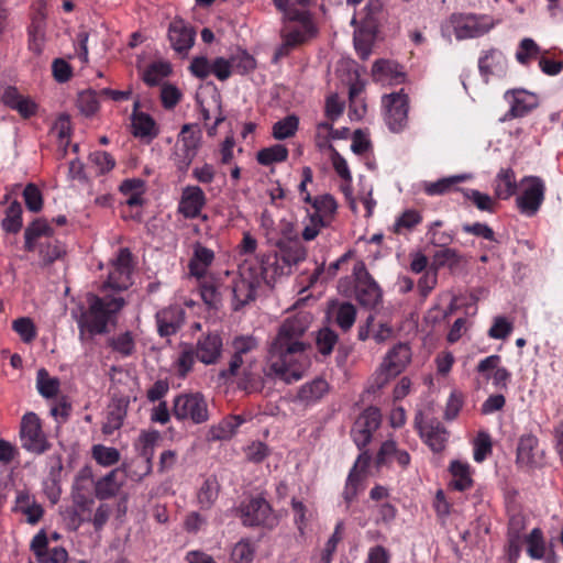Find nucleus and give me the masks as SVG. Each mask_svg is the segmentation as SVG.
Returning a JSON list of instances; mask_svg holds the SVG:
<instances>
[{"label":"nucleus","instance_id":"nucleus-1","mask_svg":"<svg viewBox=\"0 0 563 563\" xmlns=\"http://www.w3.org/2000/svg\"><path fill=\"white\" fill-rule=\"evenodd\" d=\"M311 323V316L298 312L286 318L272 340L268 351L265 375L285 384L300 380L310 367V344L305 334Z\"/></svg>","mask_w":563,"mask_h":563},{"label":"nucleus","instance_id":"nucleus-2","mask_svg":"<svg viewBox=\"0 0 563 563\" xmlns=\"http://www.w3.org/2000/svg\"><path fill=\"white\" fill-rule=\"evenodd\" d=\"M87 302L88 307L80 306L71 312L79 329L80 340H84L86 333L91 336L107 333L109 323L115 322L118 312L125 303L122 297H99L93 294L87 295Z\"/></svg>","mask_w":563,"mask_h":563},{"label":"nucleus","instance_id":"nucleus-3","mask_svg":"<svg viewBox=\"0 0 563 563\" xmlns=\"http://www.w3.org/2000/svg\"><path fill=\"white\" fill-rule=\"evenodd\" d=\"M277 246L278 252L273 261L262 267V278L268 285H273L278 277L291 274L292 268L307 256V250L299 241H284Z\"/></svg>","mask_w":563,"mask_h":563},{"label":"nucleus","instance_id":"nucleus-4","mask_svg":"<svg viewBox=\"0 0 563 563\" xmlns=\"http://www.w3.org/2000/svg\"><path fill=\"white\" fill-rule=\"evenodd\" d=\"M494 26L488 15L453 13L442 25V33L446 35L451 30L456 40H467L483 36Z\"/></svg>","mask_w":563,"mask_h":563},{"label":"nucleus","instance_id":"nucleus-5","mask_svg":"<svg viewBox=\"0 0 563 563\" xmlns=\"http://www.w3.org/2000/svg\"><path fill=\"white\" fill-rule=\"evenodd\" d=\"M201 142V132L191 124H184L170 154V161L181 174H186L195 159Z\"/></svg>","mask_w":563,"mask_h":563},{"label":"nucleus","instance_id":"nucleus-6","mask_svg":"<svg viewBox=\"0 0 563 563\" xmlns=\"http://www.w3.org/2000/svg\"><path fill=\"white\" fill-rule=\"evenodd\" d=\"M545 195L544 181L538 176H526L520 181V192L516 197V207L526 217L538 213Z\"/></svg>","mask_w":563,"mask_h":563},{"label":"nucleus","instance_id":"nucleus-7","mask_svg":"<svg viewBox=\"0 0 563 563\" xmlns=\"http://www.w3.org/2000/svg\"><path fill=\"white\" fill-rule=\"evenodd\" d=\"M173 415L179 420H189L200 424L209 419V410L206 398L200 393L181 394L175 397Z\"/></svg>","mask_w":563,"mask_h":563},{"label":"nucleus","instance_id":"nucleus-8","mask_svg":"<svg viewBox=\"0 0 563 563\" xmlns=\"http://www.w3.org/2000/svg\"><path fill=\"white\" fill-rule=\"evenodd\" d=\"M254 367L255 364L232 352L228 367L221 369L218 377L223 383H231L236 379L239 387L251 391L255 388L258 380V375L254 372Z\"/></svg>","mask_w":563,"mask_h":563},{"label":"nucleus","instance_id":"nucleus-9","mask_svg":"<svg viewBox=\"0 0 563 563\" xmlns=\"http://www.w3.org/2000/svg\"><path fill=\"white\" fill-rule=\"evenodd\" d=\"M384 120L394 133L401 132L408 123L409 99L402 90L383 97Z\"/></svg>","mask_w":563,"mask_h":563},{"label":"nucleus","instance_id":"nucleus-10","mask_svg":"<svg viewBox=\"0 0 563 563\" xmlns=\"http://www.w3.org/2000/svg\"><path fill=\"white\" fill-rule=\"evenodd\" d=\"M20 438L23 449L31 453L42 454L51 446L42 431L41 420L34 412H26L22 417Z\"/></svg>","mask_w":563,"mask_h":563},{"label":"nucleus","instance_id":"nucleus-11","mask_svg":"<svg viewBox=\"0 0 563 563\" xmlns=\"http://www.w3.org/2000/svg\"><path fill=\"white\" fill-rule=\"evenodd\" d=\"M410 361L411 349L407 343H398L393 346L384 357L377 373L378 387L384 386L390 378L399 375Z\"/></svg>","mask_w":563,"mask_h":563},{"label":"nucleus","instance_id":"nucleus-12","mask_svg":"<svg viewBox=\"0 0 563 563\" xmlns=\"http://www.w3.org/2000/svg\"><path fill=\"white\" fill-rule=\"evenodd\" d=\"M353 276L355 278V297L357 301L364 307H376L382 299V290L368 274L363 262H357L354 265Z\"/></svg>","mask_w":563,"mask_h":563},{"label":"nucleus","instance_id":"nucleus-13","mask_svg":"<svg viewBox=\"0 0 563 563\" xmlns=\"http://www.w3.org/2000/svg\"><path fill=\"white\" fill-rule=\"evenodd\" d=\"M111 268L106 282V286L115 289H128L132 284V253L129 249H120L117 256L111 261Z\"/></svg>","mask_w":563,"mask_h":563},{"label":"nucleus","instance_id":"nucleus-14","mask_svg":"<svg viewBox=\"0 0 563 563\" xmlns=\"http://www.w3.org/2000/svg\"><path fill=\"white\" fill-rule=\"evenodd\" d=\"M382 422V415L378 408L368 407L356 419L351 434L358 449L365 448L372 440L373 433Z\"/></svg>","mask_w":563,"mask_h":563},{"label":"nucleus","instance_id":"nucleus-15","mask_svg":"<svg viewBox=\"0 0 563 563\" xmlns=\"http://www.w3.org/2000/svg\"><path fill=\"white\" fill-rule=\"evenodd\" d=\"M415 428L433 452H441L445 448L448 432L441 422L437 420L424 422L423 413L418 411L415 416Z\"/></svg>","mask_w":563,"mask_h":563},{"label":"nucleus","instance_id":"nucleus-16","mask_svg":"<svg viewBox=\"0 0 563 563\" xmlns=\"http://www.w3.org/2000/svg\"><path fill=\"white\" fill-rule=\"evenodd\" d=\"M501 357L497 354L489 355L481 360L476 366L477 373L487 380H492L493 386L498 390H507L511 380V373L500 365Z\"/></svg>","mask_w":563,"mask_h":563},{"label":"nucleus","instance_id":"nucleus-17","mask_svg":"<svg viewBox=\"0 0 563 563\" xmlns=\"http://www.w3.org/2000/svg\"><path fill=\"white\" fill-rule=\"evenodd\" d=\"M505 100L509 104V110L499 119L500 122H506L515 118H522L538 104L537 97L525 89L506 91Z\"/></svg>","mask_w":563,"mask_h":563},{"label":"nucleus","instance_id":"nucleus-18","mask_svg":"<svg viewBox=\"0 0 563 563\" xmlns=\"http://www.w3.org/2000/svg\"><path fill=\"white\" fill-rule=\"evenodd\" d=\"M30 549L37 563H67L68 552L63 547L48 548V537L41 529L31 540Z\"/></svg>","mask_w":563,"mask_h":563},{"label":"nucleus","instance_id":"nucleus-19","mask_svg":"<svg viewBox=\"0 0 563 563\" xmlns=\"http://www.w3.org/2000/svg\"><path fill=\"white\" fill-rule=\"evenodd\" d=\"M194 351L197 360L205 365L217 364L223 352L221 335L216 331L201 334L194 346Z\"/></svg>","mask_w":563,"mask_h":563},{"label":"nucleus","instance_id":"nucleus-20","mask_svg":"<svg viewBox=\"0 0 563 563\" xmlns=\"http://www.w3.org/2000/svg\"><path fill=\"white\" fill-rule=\"evenodd\" d=\"M240 512L244 526H271L274 522L271 506L264 498H252L241 505Z\"/></svg>","mask_w":563,"mask_h":563},{"label":"nucleus","instance_id":"nucleus-21","mask_svg":"<svg viewBox=\"0 0 563 563\" xmlns=\"http://www.w3.org/2000/svg\"><path fill=\"white\" fill-rule=\"evenodd\" d=\"M203 190L196 185H188L183 188L177 211L185 219L198 218L206 205Z\"/></svg>","mask_w":563,"mask_h":563},{"label":"nucleus","instance_id":"nucleus-22","mask_svg":"<svg viewBox=\"0 0 563 563\" xmlns=\"http://www.w3.org/2000/svg\"><path fill=\"white\" fill-rule=\"evenodd\" d=\"M196 33L194 29L181 19H175L168 27V40L170 46L178 54H187L195 43Z\"/></svg>","mask_w":563,"mask_h":563},{"label":"nucleus","instance_id":"nucleus-23","mask_svg":"<svg viewBox=\"0 0 563 563\" xmlns=\"http://www.w3.org/2000/svg\"><path fill=\"white\" fill-rule=\"evenodd\" d=\"M185 309L179 305L169 306L156 313L157 331L161 336L175 334L184 324Z\"/></svg>","mask_w":563,"mask_h":563},{"label":"nucleus","instance_id":"nucleus-24","mask_svg":"<svg viewBox=\"0 0 563 563\" xmlns=\"http://www.w3.org/2000/svg\"><path fill=\"white\" fill-rule=\"evenodd\" d=\"M478 68L485 81H488L492 76L500 78L507 71V59L501 51L489 48L478 58Z\"/></svg>","mask_w":563,"mask_h":563},{"label":"nucleus","instance_id":"nucleus-25","mask_svg":"<svg viewBox=\"0 0 563 563\" xmlns=\"http://www.w3.org/2000/svg\"><path fill=\"white\" fill-rule=\"evenodd\" d=\"M161 440V433L157 430L141 431L134 442V449L140 457L145 462L144 475H147L153 470V459L155 449Z\"/></svg>","mask_w":563,"mask_h":563},{"label":"nucleus","instance_id":"nucleus-26","mask_svg":"<svg viewBox=\"0 0 563 563\" xmlns=\"http://www.w3.org/2000/svg\"><path fill=\"white\" fill-rule=\"evenodd\" d=\"M261 280L258 277L247 278L242 274L232 285L233 308L239 310L256 298Z\"/></svg>","mask_w":563,"mask_h":563},{"label":"nucleus","instance_id":"nucleus-27","mask_svg":"<svg viewBox=\"0 0 563 563\" xmlns=\"http://www.w3.org/2000/svg\"><path fill=\"white\" fill-rule=\"evenodd\" d=\"M328 391V382L321 377H317L299 387L294 401L309 407L321 400Z\"/></svg>","mask_w":563,"mask_h":563},{"label":"nucleus","instance_id":"nucleus-28","mask_svg":"<svg viewBox=\"0 0 563 563\" xmlns=\"http://www.w3.org/2000/svg\"><path fill=\"white\" fill-rule=\"evenodd\" d=\"M91 474L89 470H82L75 479L73 486V501H74V514L79 518V521L86 519V514H90L93 499L86 496L82 492L84 482L90 481Z\"/></svg>","mask_w":563,"mask_h":563},{"label":"nucleus","instance_id":"nucleus-29","mask_svg":"<svg viewBox=\"0 0 563 563\" xmlns=\"http://www.w3.org/2000/svg\"><path fill=\"white\" fill-rule=\"evenodd\" d=\"M14 510L24 515L30 525L37 523L44 515L43 507L27 490L16 493Z\"/></svg>","mask_w":563,"mask_h":563},{"label":"nucleus","instance_id":"nucleus-30","mask_svg":"<svg viewBox=\"0 0 563 563\" xmlns=\"http://www.w3.org/2000/svg\"><path fill=\"white\" fill-rule=\"evenodd\" d=\"M140 106L139 101L134 102V112L132 114V128L134 136L151 142L158 135V129L154 119L144 112H136Z\"/></svg>","mask_w":563,"mask_h":563},{"label":"nucleus","instance_id":"nucleus-31","mask_svg":"<svg viewBox=\"0 0 563 563\" xmlns=\"http://www.w3.org/2000/svg\"><path fill=\"white\" fill-rule=\"evenodd\" d=\"M213 261L214 252L201 243H196L188 265L190 274L197 278L206 276Z\"/></svg>","mask_w":563,"mask_h":563},{"label":"nucleus","instance_id":"nucleus-32","mask_svg":"<svg viewBox=\"0 0 563 563\" xmlns=\"http://www.w3.org/2000/svg\"><path fill=\"white\" fill-rule=\"evenodd\" d=\"M123 484L122 472L119 468L110 471L95 484V493L99 499H108L117 495Z\"/></svg>","mask_w":563,"mask_h":563},{"label":"nucleus","instance_id":"nucleus-33","mask_svg":"<svg viewBox=\"0 0 563 563\" xmlns=\"http://www.w3.org/2000/svg\"><path fill=\"white\" fill-rule=\"evenodd\" d=\"M53 230L51 225L42 219H37L33 221L24 232L25 238V249L30 252L36 250V245L38 242L47 241V239L52 238Z\"/></svg>","mask_w":563,"mask_h":563},{"label":"nucleus","instance_id":"nucleus-34","mask_svg":"<svg viewBox=\"0 0 563 563\" xmlns=\"http://www.w3.org/2000/svg\"><path fill=\"white\" fill-rule=\"evenodd\" d=\"M245 421V418L241 415L228 416L210 428L209 437L214 441L229 440Z\"/></svg>","mask_w":563,"mask_h":563},{"label":"nucleus","instance_id":"nucleus-35","mask_svg":"<svg viewBox=\"0 0 563 563\" xmlns=\"http://www.w3.org/2000/svg\"><path fill=\"white\" fill-rule=\"evenodd\" d=\"M517 190L516 174L511 168H501L494 179L497 199L508 200Z\"/></svg>","mask_w":563,"mask_h":563},{"label":"nucleus","instance_id":"nucleus-36","mask_svg":"<svg viewBox=\"0 0 563 563\" xmlns=\"http://www.w3.org/2000/svg\"><path fill=\"white\" fill-rule=\"evenodd\" d=\"M317 26L314 23L299 24L291 27L287 24L280 31V37H286L295 47L317 35Z\"/></svg>","mask_w":563,"mask_h":563},{"label":"nucleus","instance_id":"nucleus-37","mask_svg":"<svg viewBox=\"0 0 563 563\" xmlns=\"http://www.w3.org/2000/svg\"><path fill=\"white\" fill-rule=\"evenodd\" d=\"M471 178L472 176L470 174H459L440 178L437 181H426L423 183V190L429 196L444 195L449 192L454 185L466 181Z\"/></svg>","mask_w":563,"mask_h":563},{"label":"nucleus","instance_id":"nucleus-38","mask_svg":"<svg viewBox=\"0 0 563 563\" xmlns=\"http://www.w3.org/2000/svg\"><path fill=\"white\" fill-rule=\"evenodd\" d=\"M450 472L453 477L451 485L456 490L463 492L472 486L473 481L468 463L459 460L452 461L450 464Z\"/></svg>","mask_w":563,"mask_h":563},{"label":"nucleus","instance_id":"nucleus-39","mask_svg":"<svg viewBox=\"0 0 563 563\" xmlns=\"http://www.w3.org/2000/svg\"><path fill=\"white\" fill-rule=\"evenodd\" d=\"M258 347V341L253 335H239L232 340L233 353L253 364H257V357L254 352Z\"/></svg>","mask_w":563,"mask_h":563},{"label":"nucleus","instance_id":"nucleus-40","mask_svg":"<svg viewBox=\"0 0 563 563\" xmlns=\"http://www.w3.org/2000/svg\"><path fill=\"white\" fill-rule=\"evenodd\" d=\"M538 438L533 434H523L520 437L517 448V460L527 465L537 463Z\"/></svg>","mask_w":563,"mask_h":563},{"label":"nucleus","instance_id":"nucleus-41","mask_svg":"<svg viewBox=\"0 0 563 563\" xmlns=\"http://www.w3.org/2000/svg\"><path fill=\"white\" fill-rule=\"evenodd\" d=\"M126 416V407L121 402L112 404L107 412L106 420L102 424V432L106 435H111L114 431L119 430Z\"/></svg>","mask_w":563,"mask_h":563},{"label":"nucleus","instance_id":"nucleus-42","mask_svg":"<svg viewBox=\"0 0 563 563\" xmlns=\"http://www.w3.org/2000/svg\"><path fill=\"white\" fill-rule=\"evenodd\" d=\"M288 148L283 144H274L260 150L256 154L258 164L269 166L276 163L285 162L288 158Z\"/></svg>","mask_w":563,"mask_h":563},{"label":"nucleus","instance_id":"nucleus-43","mask_svg":"<svg viewBox=\"0 0 563 563\" xmlns=\"http://www.w3.org/2000/svg\"><path fill=\"white\" fill-rule=\"evenodd\" d=\"M298 128L299 118L296 114H289L273 124L272 135L275 140L283 141L294 136Z\"/></svg>","mask_w":563,"mask_h":563},{"label":"nucleus","instance_id":"nucleus-44","mask_svg":"<svg viewBox=\"0 0 563 563\" xmlns=\"http://www.w3.org/2000/svg\"><path fill=\"white\" fill-rule=\"evenodd\" d=\"M527 554L533 560H542L545 556L547 545L543 532L540 528H533L526 536Z\"/></svg>","mask_w":563,"mask_h":563},{"label":"nucleus","instance_id":"nucleus-45","mask_svg":"<svg viewBox=\"0 0 563 563\" xmlns=\"http://www.w3.org/2000/svg\"><path fill=\"white\" fill-rule=\"evenodd\" d=\"M108 344L113 352L122 357L131 356L135 352V340L131 331H125L110 338Z\"/></svg>","mask_w":563,"mask_h":563},{"label":"nucleus","instance_id":"nucleus-46","mask_svg":"<svg viewBox=\"0 0 563 563\" xmlns=\"http://www.w3.org/2000/svg\"><path fill=\"white\" fill-rule=\"evenodd\" d=\"M36 249H38V254L45 265L55 262L65 253L64 245L55 239H47V241L38 242Z\"/></svg>","mask_w":563,"mask_h":563},{"label":"nucleus","instance_id":"nucleus-47","mask_svg":"<svg viewBox=\"0 0 563 563\" xmlns=\"http://www.w3.org/2000/svg\"><path fill=\"white\" fill-rule=\"evenodd\" d=\"M397 65L388 60H377L373 66V76L375 80L385 82L387 80H396L397 82L404 79V74L396 70Z\"/></svg>","mask_w":563,"mask_h":563},{"label":"nucleus","instance_id":"nucleus-48","mask_svg":"<svg viewBox=\"0 0 563 563\" xmlns=\"http://www.w3.org/2000/svg\"><path fill=\"white\" fill-rule=\"evenodd\" d=\"M541 53V47L530 37H525L520 41L517 52L516 60L523 66H528L532 59L537 58Z\"/></svg>","mask_w":563,"mask_h":563},{"label":"nucleus","instance_id":"nucleus-49","mask_svg":"<svg viewBox=\"0 0 563 563\" xmlns=\"http://www.w3.org/2000/svg\"><path fill=\"white\" fill-rule=\"evenodd\" d=\"M36 387L41 396L52 398L57 395L59 382L55 377H51L45 368L37 371Z\"/></svg>","mask_w":563,"mask_h":563},{"label":"nucleus","instance_id":"nucleus-50","mask_svg":"<svg viewBox=\"0 0 563 563\" xmlns=\"http://www.w3.org/2000/svg\"><path fill=\"white\" fill-rule=\"evenodd\" d=\"M463 195L467 200L472 201L478 210L488 213L495 212V199L488 194H484L477 189L466 188L463 189Z\"/></svg>","mask_w":563,"mask_h":563},{"label":"nucleus","instance_id":"nucleus-51","mask_svg":"<svg viewBox=\"0 0 563 563\" xmlns=\"http://www.w3.org/2000/svg\"><path fill=\"white\" fill-rule=\"evenodd\" d=\"M219 484L216 478H207L198 492V503L201 508H210L218 498Z\"/></svg>","mask_w":563,"mask_h":563},{"label":"nucleus","instance_id":"nucleus-52","mask_svg":"<svg viewBox=\"0 0 563 563\" xmlns=\"http://www.w3.org/2000/svg\"><path fill=\"white\" fill-rule=\"evenodd\" d=\"M22 227V207L18 201L9 205L5 217L2 220V228L10 233H16Z\"/></svg>","mask_w":563,"mask_h":563},{"label":"nucleus","instance_id":"nucleus-53","mask_svg":"<svg viewBox=\"0 0 563 563\" xmlns=\"http://www.w3.org/2000/svg\"><path fill=\"white\" fill-rule=\"evenodd\" d=\"M460 261L461 256L456 250L444 246L433 254L432 264L434 267L432 269L438 271L444 266H449L452 269Z\"/></svg>","mask_w":563,"mask_h":563},{"label":"nucleus","instance_id":"nucleus-54","mask_svg":"<svg viewBox=\"0 0 563 563\" xmlns=\"http://www.w3.org/2000/svg\"><path fill=\"white\" fill-rule=\"evenodd\" d=\"M421 221L422 217L419 211L415 209H407L396 219L393 231L397 234H400L404 231H410L421 223Z\"/></svg>","mask_w":563,"mask_h":563},{"label":"nucleus","instance_id":"nucleus-55","mask_svg":"<svg viewBox=\"0 0 563 563\" xmlns=\"http://www.w3.org/2000/svg\"><path fill=\"white\" fill-rule=\"evenodd\" d=\"M92 457L102 466H112L120 461V452L112 446L96 444L92 446Z\"/></svg>","mask_w":563,"mask_h":563},{"label":"nucleus","instance_id":"nucleus-56","mask_svg":"<svg viewBox=\"0 0 563 563\" xmlns=\"http://www.w3.org/2000/svg\"><path fill=\"white\" fill-rule=\"evenodd\" d=\"M12 329L18 333L24 343H31L36 338V328L29 317H21L12 322Z\"/></svg>","mask_w":563,"mask_h":563},{"label":"nucleus","instance_id":"nucleus-57","mask_svg":"<svg viewBox=\"0 0 563 563\" xmlns=\"http://www.w3.org/2000/svg\"><path fill=\"white\" fill-rule=\"evenodd\" d=\"M77 106L81 113L89 117L99 109V96L95 90H85L78 95Z\"/></svg>","mask_w":563,"mask_h":563},{"label":"nucleus","instance_id":"nucleus-58","mask_svg":"<svg viewBox=\"0 0 563 563\" xmlns=\"http://www.w3.org/2000/svg\"><path fill=\"white\" fill-rule=\"evenodd\" d=\"M356 318V309L350 302L341 303L336 310L335 321L338 325L343 330L347 331L352 328Z\"/></svg>","mask_w":563,"mask_h":563},{"label":"nucleus","instance_id":"nucleus-59","mask_svg":"<svg viewBox=\"0 0 563 563\" xmlns=\"http://www.w3.org/2000/svg\"><path fill=\"white\" fill-rule=\"evenodd\" d=\"M170 73L166 63H154L144 73L143 79L148 86H156Z\"/></svg>","mask_w":563,"mask_h":563},{"label":"nucleus","instance_id":"nucleus-60","mask_svg":"<svg viewBox=\"0 0 563 563\" xmlns=\"http://www.w3.org/2000/svg\"><path fill=\"white\" fill-rule=\"evenodd\" d=\"M196 360L194 345H186L176 361L179 376L185 377L192 369Z\"/></svg>","mask_w":563,"mask_h":563},{"label":"nucleus","instance_id":"nucleus-61","mask_svg":"<svg viewBox=\"0 0 563 563\" xmlns=\"http://www.w3.org/2000/svg\"><path fill=\"white\" fill-rule=\"evenodd\" d=\"M26 208L32 212H38L43 207V196L34 184H27L23 190Z\"/></svg>","mask_w":563,"mask_h":563},{"label":"nucleus","instance_id":"nucleus-62","mask_svg":"<svg viewBox=\"0 0 563 563\" xmlns=\"http://www.w3.org/2000/svg\"><path fill=\"white\" fill-rule=\"evenodd\" d=\"M314 209L312 214H320L323 217L331 216L335 212L338 205L334 198L330 195H322L316 198H312L310 202Z\"/></svg>","mask_w":563,"mask_h":563},{"label":"nucleus","instance_id":"nucleus-63","mask_svg":"<svg viewBox=\"0 0 563 563\" xmlns=\"http://www.w3.org/2000/svg\"><path fill=\"white\" fill-rule=\"evenodd\" d=\"M254 553L253 545L249 541L241 540L233 547L231 558L234 563H251Z\"/></svg>","mask_w":563,"mask_h":563},{"label":"nucleus","instance_id":"nucleus-64","mask_svg":"<svg viewBox=\"0 0 563 563\" xmlns=\"http://www.w3.org/2000/svg\"><path fill=\"white\" fill-rule=\"evenodd\" d=\"M338 335L329 328L321 329L317 335V346L321 354L329 355L336 344Z\"/></svg>","mask_w":563,"mask_h":563}]
</instances>
